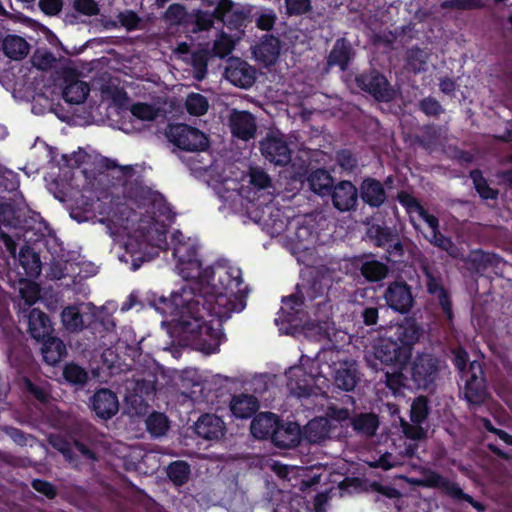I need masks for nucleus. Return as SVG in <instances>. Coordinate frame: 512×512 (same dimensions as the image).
Segmentation results:
<instances>
[{"instance_id":"nucleus-1","label":"nucleus","mask_w":512,"mask_h":512,"mask_svg":"<svg viewBox=\"0 0 512 512\" xmlns=\"http://www.w3.org/2000/svg\"><path fill=\"white\" fill-rule=\"evenodd\" d=\"M200 282L183 286L170 298H160L156 310L169 317V324L184 345L206 354L214 353L220 343V333L204 320L205 314L219 319L245 308V294L236 291L199 290Z\"/></svg>"},{"instance_id":"nucleus-2","label":"nucleus","mask_w":512,"mask_h":512,"mask_svg":"<svg viewBox=\"0 0 512 512\" xmlns=\"http://www.w3.org/2000/svg\"><path fill=\"white\" fill-rule=\"evenodd\" d=\"M125 230L129 240L124 244L127 252L146 253V248H163L166 245V225L150 215L138 216L132 213V219L127 218Z\"/></svg>"},{"instance_id":"nucleus-3","label":"nucleus","mask_w":512,"mask_h":512,"mask_svg":"<svg viewBox=\"0 0 512 512\" xmlns=\"http://www.w3.org/2000/svg\"><path fill=\"white\" fill-rule=\"evenodd\" d=\"M314 363L317 365L325 364L328 368H332L334 384L343 391L354 390L360 379L356 360L346 356L335 345L321 350Z\"/></svg>"},{"instance_id":"nucleus-4","label":"nucleus","mask_w":512,"mask_h":512,"mask_svg":"<svg viewBox=\"0 0 512 512\" xmlns=\"http://www.w3.org/2000/svg\"><path fill=\"white\" fill-rule=\"evenodd\" d=\"M444 361L429 352L417 353L409 364V375L418 390L433 392L445 371Z\"/></svg>"},{"instance_id":"nucleus-5","label":"nucleus","mask_w":512,"mask_h":512,"mask_svg":"<svg viewBox=\"0 0 512 512\" xmlns=\"http://www.w3.org/2000/svg\"><path fill=\"white\" fill-rule=\"evenodd\" d=\"M173 256L176 259V270L184 279L190 280L185 286L202 279L201 262L197 258V248L191 238H186L177 231L172 236Z\"/></svg>"},{"instance_id":"nucleus-6","label":"nucleus","mask_w":512,"mask_h":512,"mask_svg":"<svg viewBox=\"0 0 512 512\" xmlns=\"http://www.w3.org/2000/svg\"><path fill=\"white\" fill-rule=\"evenodd\" d=\"M286 377L289 391L297 397L315 394V389L322 390L329 386V380L321 368L316 374H307L301 366H293L286 371Z\"/></svg>"},{"instance_id":"nucleus-7","label":"nucleus","mask_w":512,"mask_h":512,"mask_svg":"<svg viewBox=\"0 0 512 512\" xmlns=\"http://www.w3.org/2000/svg\"><path fill=\"white\" fill-rule=\"evenodd\" d=\"M199 290H219V291H245L241 288L242 278L241 270L236 267H218L215 270L206 269L202 271V279Z\"/></svg>"},{"instance_id":"nucleus-8","label":"nucleus","mask_w":512,"mask_h":512,"mask_svg":"<svg viewBox=\"0 0 512 512\" xmlns=\"http://www.w3.org/2000/svg\"><path fill=\"white\" fill-rule=\"evenodd\" d=\"M165 136L170 143L185 151H203L209 145L208 138L202 131L183 123L168 125Z\"/></svg>"},{"instance_id":"nucleus-9","label":"nucleus","mask_w":512,"mask_h":512,"mask_svg":"<svg viewBox=\"0 0 512 512\" xmlns=\"http://www.w3.org/2000/svg\"><path fill=\"white\" fill-rule=\"evenodd\" d=\"M249 215L272 237L282 234L289 223V218L275 203L256 207L249 212Z\"/></svg>"},{"instance_id":"nucleus-10","label":"nucleus","mask_w":512,"mask_h":512,"mask_svg":"<svg viewBox=\"0 0 512 512\" xmlns=\"http://www.w3.org/2000/svg\"><path fill=\"white\" fill-rule=\"evenodd\" d=\"M463 379L465 380L463 395L466 401L471 406L482 405L488 397V392L481 364L477 361L471 362Z\"/></svg>"},{"instance_id":"nucleus-11","label":"nucleus","mask_w":512,"mask_h":512,"mask_svg":"<svg viewBox=\"0 0 512 512\" xmlns=\"http://www.w3.org/2000/svg\"><path fill=\"white\" fill-rule=\"evenodd\" d=\"M262 155L275 165H286L291 161V151L283 135L270 132L260 141Z\"/></svg>"},{"instance_id":"nucleus-12","label":"nucleus","mask_w":512,"mask_h":512,"mask_svg":"<svg viewBox=\"0 0 512 512\" xmlns=\"http://www.w3.org/2000/svg\"><path fill=\"white\" fill-rule=\"evenodd\" d=\"M359 88L371 94L379 101L388 102L394 98L395 92L387 79L377 71H371L356 77Z\"/></svg>"},{"instance_id":"nucleus-13","label":"nucleus","mask_w":512,"mask_h":512,"mask_svg":"<svg viewBox=\"0 0 512 512\" xmlns=\"http://www.w3.org/2000/svg\"><path fill=\"white\" fill-rule=\"evenodd\" d=\"M384 299L390 308L400 313L409 312L414 302L410 287L402 281L390 283Z\"/></svg>"},{"instance_id":"nucleus-14","label":"nucleus","mask_w":512,"mask_h":512,"mask_svg":"<svg viewBox=\"0 0 512 512\" xmlns=\"http://www.w3.org/2000/svg\"><path fill=\"white\" fill-rule=\"evenodd\" d=\"M374 355L387 365H402L410 357L408 349L402 347L393 337L380 339L374 347Z\"/></svg>"},{"instance_id":"nucleus-15","label":"nucleus","mask_w":512,"mask_h":512,"mask_svg":"<svg viewBox=\"0 0 512 512\" xmlns=\"http://www.w3.org/2000/svg\"><path fill=\"white\" fill-rule=\"evenodd\" d=\"M224 75L233 85L245 89L251 87L256 78L255 69L240 59H230Z\"/></svg>"},{"instance_id":"nucleus-16","label":"nucleus","mask_w":512,"mask_h":512,"mask_svg":"<svg viewBox=\"0 0 512 512\" xmlns=\"http://www.w3.org/2000/svg\"><path fill=\"white\" fill-rule=\"evenodd\" d=\"M91 406L96 415L101 419H110L119 410V402L116 394L110 389L97 390L91 398Z\"/></svg>"},{"instance_id":"nucleus-17","label":"nucleus","mask_w":512,"mask_h":512,"mask_svg":"<svg viewBox=\"0 0 512 512\" xmlns=\"http://www.w3.org/2000/svg\"><path fill=\"white\" fill-rule=\"evenodd\" d=\"M423 328L413 318H405L393 327L394 339L409 353L412 347L420 340Z\"/></svg>"},{"instance_id":"nucleus-18","label":"nucleus","mask_w":512,"mask_h":512,"mask_svg":"<svg viewBox=\"0 0 512 512\" xmlns=\"http://www.w3.org/2000/svg\"><path fill=\"white\" fill-rule=\"evenodd\" d=\"M229 125L232 134L245 141L253 138L257 130L254 116L247 111L233 110L229 117Z\"/></svg>"},{"instance_id":"nucleus-19","label":"nucleus","mask_w":512,"mask_h":512,"mask_svg":"<svg viewBox=\"0 0 512 512\" xmlns=\"http://www.w3.org/2000/svg\"><path fill=\"white\" fill-rule=\"evenodd\" d=\"M357 199L358 191L350 181H341L333 189V205L341 212L355 208Z\"/></svg>"},{"instance_id":"nucleus-20","label":"nucleus","mask_w":512,"mask_h":512,"mask_svg":"<svg viewBox=\"0 0 512 512\" xmlns=\"http://www.w3.org/2000/svg\"><path fill=\"white\" fill-rule=\"evenodd\" d=\"M301 439V429L297 423H279L272 436V442L280 448L295 447Z\"/></svg>"},{"instance_id":"nucleus-21","label":"nucleus","mask_w":512,"mask_h":512,"mask_svg":"<svg viewBox=\"0 0 512 512\" xmlns=\"http://www.w3.org/2000/svg\"><path fill=\"white\" fill-rule=\"evenodd\" d=\"M196 433L207 440H219L225 434V425L221 418L214 414L201 416L195 424Z\"/></svg>"},{"instance_id":"nucleus-22","label":"nucleus","mask_w":512,"mask_h":512,"mask_svg":"<svg viewBox=\"0 0 512 512\" xmlns=\"http://www.w3.org/2000/svg\"><path fill=\"white\" fill-rule=\"evenodd\" d=\"M281 45L278 38L265 35L260 42L253 47V55L256 60L265 65L274 64L280 55Z\"/></svg>"},{"instance_id":"nucleus-23","label":"nucleus","mask_w":512,"mask_h":512,"mask_svg":"<svg viewBox=\"0 0 512 512\" xmlns=\"http://www.w3.org/2000/svg\"><path fill=\"white\" fill-rule=\"evenodd\" d=\"M0 50L12 60H22L25 58L30 50L29 43L25 38L8 34L0 40Z\"/></svg>"},{"instance_id":"nucleus-24","label":"nucleus","mask_w":512,"mask_h":512,"mask_svg":"<svg viewBox=\"0 0 512 512\" xmlns=\"http://www.w3.org/2000/svg\"><path fill=\"white\" fill-rule=\"evenodd\" d=\"M360 196L371 207H380L387 197L382 183L374 178H366L362 182Z\"/></svg>"},{"instance_id":"nucleus-25","label":"nucleus","mask_w":512,"mask_h":512,"mask_svg":"<svg viewBox=\"0 0 512 512\" xmlns=\"http://www.w3.org/2000/svg\"><path fill=\"white\" fill-rule=\"evenodd\" d=\"M277 422L278 419L275 414L271 412L260 413L251 422V433L257 439H272Z\"/></svg>"},{"instance_id":"nucleus-26","label":"nucleus","mask_w":512,"mask_h":512,"mask_svg":"<svg viewBox=\"0 0 512 512\" xmlns=\"http://www.w3.org/2000/svg\"><path fill=\"white\" fill-rule=\"evenodd\" d=\"M27 318L31 336L38 341L45 340L51 332L48 316L41 310L34 308L29 311Z\"/></svg>"},{"instance_id":"nucleus-27","label":"nucleus","mask_w":512,"mask_h":512,"mask_svg":"<svg viewBox=\"0 0 512 512\" xmlns=\"http://www.w3.org/2000/svg\"><path fill=\"white\" fill-rule=\"evenodd\" d=\"M330 435V423L327 418H315L307 423L304 428V439L309 443L320 444Z\"/></svg>"},{"instance_id":"nucleus-28","label":"nucleus","mask_w":512,"mask_h":512,"mask_svg":"<svg viewBox=\"0 0 512 512\" xmlns=\"http://www.w3.org/2000/svg\"><path fill=\"white\" fill-rule=\"evenodd\" d=\"M258 408V400L253 395H236L230 402V409L238 418H249L258 410Z\"/></svg>"},{"instance_id":"nucleus-29","label":"nucleus","mask_w":512,"mask_h":512,"mask_svg":"<svg viewBox=\"0 0 512 512\" xmlns=\"http://www.w3.org/2000/svg\"><path fill=\"white\" fill-rule=\"evenodd\" d=\"M417 485L428 487V488H438L445 492L451 498L458 491V484L452 482L445 477L434 471H426L424 474V478L420 479L417 482Z\"/></svg>"},{"instance_id":"nucleus-30","label":"nucleus","mask_w":512,"mask_h":512,"mask_svg":"<svg viewBox=\"0 0 512 512\" xmlns=\"http://www.w3.org/2000/svg\"><path fill=\"white\" fill-rule=\"evenodd\" d=\"M89 91L90 88L86 82L73 78L67 80L63 89V97L71 104H81L86 100Z\"/></svg>"},{"instance_id":"nucleus-31","label":"nucleus","mask_w":512,"mask_h":512,"mask_svg":"<svg viewBox=\"0 0 512 512\" xmlns=\"http://www.w3.org/2000/svg\"><path fill=\"white\" fill-rule=\"evenodd\" d=\"M290 241L292 252L298 254L310 251L313 248L315 236L308 226L301 225L296 228L293 236L290 237Z\"/></svg>"},{"instance_id":"nucleus-32","label":"nucleus","mask_w":512,"mask_h":512,"mask_svg":"<svg viewBox=\"0 0 512 512\" xmlns=\"http://www.w3.org/2000/svg\"><path fill=\"white\" fill-rule=\"evenodd\" d=\"M41 352L46 363L57 364L66 355V346L56 337H50L43 342Z\"/></svg>"},{"instance_id":"nucleus-33","label":"nucleus","mask_w":512,"mask_h":512,"mask_svg":"<svg viewBox=\"0 0 512 512\" xmlns=\"http://www.w3.org/2000/svg\"><path fill=\"white\" fill-rule=\"evenodd\" d=\"M307 184L314 193L326 195L331 191L333 179L326 170L317 169L309 174Z\"/></svg>"},{"instance_id":"nucleus-34","label":"nucleus","mask_w":512,"mask_h":512,"mask_svg":"<svg viewBox=\"0 0 512 512\" xmlns=\"http://www.w3.org/2000/svg\"><path fill=\"white\" fill-rule=\"evenodd\" d=\"M351 424L358 433L366 437H372L378 429L379 420L375 414L362 413L353 417Z\"/></svg>"},{"instance_id":"nucleus-35","label":"nucleus","mask_w":512,"mask_h":512,"mask_svg":"<svg viewBox=\"0 0 512 512\" xmlns=\"http://www.w3.org/2000/svg\"><path fill=\"white\" fill-rule=\"evenodd\" d=\"M351 59V47L345 39L336 41L328 58L329 65H338L342 70H345L348 62Z\"/></svg>"},{"instance_id":"nucleus-36","label":"nucleus","mask_w":512,"mask_h":512,"mask_svg":"<svg viewBox=\"0 0 512 512\" xmlns=\"http://www.w3.org/2000/svg\"><path fill=\"white\" fill-rule=\"evenodd\" d=\"M361 274L371 282H378L386 278L389 268L377 260H367L360 267Z\"/></svg>"},{"instance_id":"nucleus-37","label":"nucleus","mask_w":512,"mask_h":512,"mask_svg":"<svg viewBox=\"0 0 512 512\" xmlns=\"http://www.w3.org/2000/svg\"><path fill=\"white\" fill-rule=\"evenodd\" d=\"M184 106L190 115L202 116L207 113L210 104L206 96L193 92L187 95Z\"/></svg>"},{"instance_id":"nucleus-38","label":"nucleus","mask_w":512,"mask_h":512,"mask_svg":"<svg viewBox=\"0 0 512 512\" xmlns=\"http://www.w3.org/2000/svg\"><path fill=\"white\" fill-rule=\"evenodd\" d=\"M19 262L24 268L27 276L35 277L41 272L39 256L29 248L21 249L19 254Z\"/></svg>"},{"instance_id":"nucleus-39","label":"nucleus","mask_w":512,"mask_h":512,"mask_svg":"<svg viewBox=\"0 0 512 512\" xmlns=\"http://www.w3.org/2000/svg\"><path fill=\"white\" fill-rule=\"evenodd\" d=\"M61 320L70 332H78L84 327L82 315L76 306L66 307L61 313Z\"/></svg>"},{"instance_id":"nucleus-40","label":"nucleus","mask_w":512,"mask_h":512,"mask_svg":"<svg viewBox=\"0 0 512 512\" xmlns=\"http://www.w3.org/2000/svg\"><path fill=\"white\" fill-rule=\"evenodd\" d=\"M146 427L153 437H161L166 434L169 422L164 414L155 412L147 417Z\"/></svg>"},{"instance_id":"nucleus-41","label":"nucleus","mask_w":512,"mask_h":512,"mask_svg":"<svg viewBox=\"0 0 512 512\" xmlns=\"http://www.w3.org/2000/svg\"><path fill=\"white\" fill-rule=\"evenodd\" d=\"M167 474L174 484L180 486L188 481L190 467L184 461H175L168 466Z\"/></svg>"},{"instance_id":"nucleus-42","label":"nucleus","mask_w":512,"mask_h":512,"mask_svg":"<svg viewBox=\"0 0 512 512\" xmlns=\"http://www.w3.org/2000/svg\"><path fill=\"white\" fill-rule=\"evenodd\" d=\"M160 108L148 103H135L131 106L130 112L131 114L139 120L142 121H153L160 114Z\"/></svg>"},{"instance_id":"nucleus-43","label":"nucleus","mask_w":512,"mask_h":512,"mask_svg":"<svg viewBox=\"0 0 512 512\" xmlns=\"http://www.w3.org/2000/svg\"><path fill=\"white\" fill-rule=\"evenodd\" d=\"M63 376L73 385L83 386L88 380V372L75 363H69L64 367Z\"/></svg>"},{"instance_id":"nucleus-44","label":"nucleus","mask_w":512,"mask_h":512,"mask_svg":"<svg viewBox=\"0 0 512 512\" xmlns=\"http://www.w3.org/2000/svg\"><path fill=\"white\" fill-rule=\"evenodd\" d=\"M426 239L434 246L446 251L452 257H457L459 254L457 247L451 239L441 234L439 229L431 232L430 235H426Z\"/></svg>"},{"instance_id":"nucleus-45","label":"nucleus","mask_w":512,"mask_h":512,"mask_svg":"<svg viewBox=\"0 0 512 512\" xmlns=\"http://www.w3.org/2000/svg\"><path fill=\"white\" fill-rule=\"evenodd\" d=\"M470 177L473 180L475 189L483 199H496L498 191L491 188L487 181L483 178L482 173L479 170H473L470 173Z\"/></svg>"},{"instance_id":"nucleus-46","label":"nucleus","mask_w":512,"mask_h":512,"mask_svg":"<svg viewBox=\"0 0 512 512\" xmlns=\"http://www.w3.org/2000/svg\"><path fill=\"white\" fill-rule=\"evenodd\" d=\"M209 52L207 50H199L192 54L191 63L194 68V78L202 80L207 74V63Z\"/></svg>"},{"instance_id":"nucleus-47","label":"nucleus","mask_w":512,"mask_h":512,"mask_svg":"<svg viewBox=\"0 0 512 512\" xmlns=\"http://www.w3.org/2000/svg\"><path fill=\"white\" fill-rule=\"evenodd\" d=\"M366 463L370 468H380L385 471L402 465L401 459L391 452H384L378 458L367 461Z\"/></svg>"},{"instance_id":"nucleus-48","label":"nucleus","mask_w":512,"mask_h":512,"mask_svg":"<svg viewBox=\"0 0 512 512\" xmlns=\"http://www.w3.org/2000/svg\"><path fill=\"white\" fill-rule=\"evenodd\" d=\"M56 62L54 55L46 49H37L31 57L32 65L42 71L51 69Z\"/></svg>"},{"instance_id":"nucleus-49","label":"nucleus","mask_w":512,"mask_h":512,"mask_svg":"<svg viewBox=\"0 0 512 512\" xmlns=\"http://www.w3.org/2000/svg\"><path fill=\"white\" fill-rule=\"evenodd\" d=\"M72 455L74 457L75 462L71 464L75 467L79 466V458L87 463H93L97 461L96 453L79 441H74L72 445Z\"/></svg>"},{"instance_id":"nucleus-50","label":"nucleus","mask_w":512,"mask_h":512,"mask_svg":"<svg viewBox=\"0 0 512 512\" xmlns=\"http://www.w3.org/2000/svg\"><path fill=\"white\" fill-rule=\"evenodd\" d=\"M428 53L420 48H412L407 52V62L411 70L420 72L425 69Z\"/></svg>"},{"instance_id":"nucleus-51","label":"nucleus","mask_w":512,"mask_h":512,"mask_svg":"<svg viewBox=\"0 0 512 512\" xmlns=\"http://www.w3.org/2000/svg\"><path fill=\"white\" fill-rule=\"evenodd\" d=\"M19 294L24 304L28 307L35 304L40 297V288L33 282H22L19 288Z\"/></svg>"},{"instance_id":"nucleus-52","label":"nucleus","mask_w":512,"mask_h":512,"mask_svg":"<svg viewBox=\"0 0 512 512\" xmlns=\"http://www.w3.org/2000/svg\"><path fill=\"white\" fill-rule=\"evenodd\" d=\"M101 97L105 101H110L114 105L122 106L126 99V92L114 85H105L101 89Z\"/></svg>"},{"instance_id":"nucleus-53","label":"nucleus","mask_w":512,"mask_h":512,"mask_svg":"<svg viewBox=\"0 0 512 512\" xmlns=\"http://www.w3.org/2000/svg\"><path fill=\"white\" fill-rule=\"evenodd\" d=\"M428 416V401L424 396L416 398L411 405V421L416 424L423 423Z\"/></svg>"},{"instance_id":"nucleus-54","label":"nucleus","mask_w":512,"mask_h":512,"mask_svg":"<svg viewBox=\"0 0 512 512\" xmlns=\"http://www.w3.org/2000/svg\"><path fill=\"white\" fill-rule=\"evenodd\" d=\"M371 238L379 247H386L390 241H393L395 234L388 227H381L379 225L372 226L370 229Z\"/></svg>"},{"instance_id":"nucleus-55","label":"nucleus","mask_w":512,"mask_h":512,"mask_svg":"<svg viewBox=\"0 0 512 512\" xmlns=\"http://www.w3.org/2000/svg\"><path fill=\"white\" fill-rule=\"evenodd\" d=\"M483 7L482 0H447L441 3V8L452 10H474Z\"/></svg>"},{"instance_id":"nucleus-56","label":"nucleus","mask_w":512,"mask_h":512,"mask_svg":"<svg viewBox=\"0 0 512 512\" xmlns=\"http://www.w3.org/2000/svg\"><path fill=\"white\" fill-rule=\"evenodd\" d=\"M234 43L230 36L221 34L214 42L212 52L215 56L224 58L231 53Z\"/></svg>"},{"instance_id":"nucleus-57","label":"nucleus","mask_w":512,"mask_h":512,"mask_svg":"<svg viewBox=\"0 0 512 512\" xmlns=\"http://www.w3.org/2000/svg\"><path fill=\"white\" fill-rule=\"evenodd\" d=\"M48 442L54 449L59 451L69 463L75 462L72 455V446L65 439L56 435H51L48 438Z\"/></svg>"},{"instance_id":"nucleus-58","label":"nucleus","mask_w":512,"mask_h":512,"mask_svg":"<svg viewBox=\"0 0 512 512\" xmlns=\"http://www.w3.org/2000/svg\"><path fill=\"white\" fill-rule=\"evenodd\" d=\"M250 183L258 189H266L271 185V179L261 168L253 167L249 170Z\"/></svg>"},{"instance_id":"nucleus-59","label":"nucleus","mask_w":512,"mask_h":512,"mask_svg":"<svg viewBox=\"0 0 512 512\" xmlns=\"http://www.w3.org/2000/svg\"><path fill=\"white\" fill-rule=\"evenodd\" d=\"M73 7L86 16H95L100 12L98 4L94 0H74Z\"/></svg>"},{"instance_id":"nucleus-60","label":"nucleus","mask_w":512,"mask_h":512,"mask_svg":"<svg viewBox=\"0 0 512 512\" xmlns=\"http://www.w3.org/2000/svg\"><path fill=\"white\" fill-rule=\"evenodd\" d=\"M277 17L273 10H262L256 18V26L261 30H271Z\"/></svg>"},{"instance_id":"nucleus-61","label":"nucleus","mask_w":512,"mask_h":512,"mask_svg":"<svg viewBox=\"0 0 512 512\" xmlns=\"http://www.w3.org/2000/svg\"><path fill=\"white\" fill-rule=\"evenodd\" d=\"M185 16L186 10L180 4L170 5L164 13V19L172 24L180 23Z\"/></svg>"},{"instance_id":"nucleus-62","label":"nucleus","mask_w":512,"mask_h":512,"mask_svg":"<svg viewBox=\"0 0 512 512\" xmlns=\"http://www.w3.org/2000/svg\"><path fill=\"white\" fill-rule=\"evenodd\" d=\"M287 13L290 15H300L311 9L310 0H285Z\"/></svg>"},{"instance_id":"nucleus-63","label":"nucleus","mask_w":512,"mask_h":512,"mask_svg":"<svg viewBox=\"0 0 512 512\" xmlns=\"http://www.w3.org/2000/svg\"><path fill=\"white\" fill-rule=\"evenodd\" d=\"M402 430L407 438L412 440L423 439L426 435V431L421 427V424L402 422Z\"/></svg>"},{"instance_id":"nucleus-64","label":"nucleus","mask_w":512,"mask_h":512,"mask_svg":"<svg viewBox=\"0 0 512 512\" xmlns=\"http://www.w3.org/2000/svg\"><path fill=\"white\" fill-rule=\"evenodd\" d=\"M119 22L122 26H124L127 30H133L137 28L141 19L139 16L131 10H126L124 12L119 13L117 16Z\"/></svg>"}]
</instances>
